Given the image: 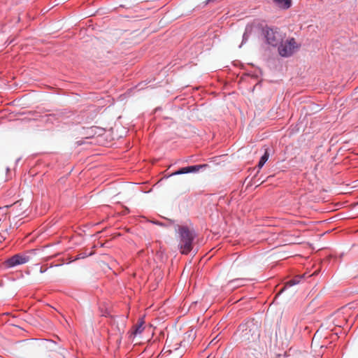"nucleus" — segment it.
<instances>
[{
	"label": "nucleus",
	"instance_id": "obj_1",
	"mask_svg": "<svg viewBox=\"0 0 358 358\" xmlns=\"http://www.w3.org/2000/svg\"><path fill=\"white\" fill-rule=\"evenodd\" d=\"M45 341H23L18 347V352L23 358H38L43 355L46 347Z\"/></svg>",
	"mask_w": 358,
	"mask_h": 358
},
{
	"label": "nucleus",
	"instance_id": "obj_2",
	"mask_svg": "<svg viewBox=\"0 0 358 358\" xmlns=\"http://www.w3.org/2000/svg\"><path fill=\"white\" fill-rule=\"evenodd\" d=\"M178 233L180 234V243L178 244V247L180 252L184 255H187L192 250V243L194 236L186 227H179Z\"/></svg>",
	"mask_w": 358,
	"mask_h": 358
},
{
	"label": "nucleus",
	"instance_id": "obj_3",
	"mask_svg": "<svg viewBox=\"0 0 358 358\" xmlns=\"http://www.w3.org/2000/svg\"><path fill=\"white\" fill-rule=\"evenodd\" d=\"M238 331H241V337L243 341L248 342L249 343H256L259 339V327L252 322L247 324L240 325Z\"/></svg>",
	"mask_w": 358,
	"mask_h": 358
},
{
	"label": "nucleus",
	"instance_id": "obj_4",
	"mask_svg": "<svg viewBox=\"0 0 358 358\" xmlns=\"http://www.w3.org/2000/svg\"><path fill=\"white\" fill-rule=\"evenodd\" d=\"M266 41L272 46H277L282 42L284 34L277 28H266L264 30Z\"/></svg>",
	"mask_w": 358,
	"mask_h": 358
},
{
	"label": "nucleus",
	"instance_id": "obj_5",
	"mask_svg": "<svg viewBox=\"0 0 358 358\" xmlns=\"http://www.w3.org/2000/svg\"><path fill=\"white\" fill-rule=\"evenodd\" d=\"M298 48L294 38H292L285 43H281L278 48L279 53L282 57L291 56Z\"/></svg>",
	"mask_w": 358,
	"mask_h": 358
},
{
	"label": "nucleus",
	"instance_id": "obj_6",
	"mask_svg": "<svg viewBox=\"0 0 358 358\" xmlns=\"http://www.w3.org/2000/svg\"><path fill=\"white\" fill-rule=\"evenodd\" d=\"M30 258L26 255L17 254L9 258L5 262L7 267H13L17 265L25 264L29 261Z\"/></svg>",
	"mask_w": 358,
	"mask_h": 358
},
{
	"label": "nucleus",
	"instance_id": "obj_7",
	"mask_svg": "<svg viewBox=\"0 0 358 358\" xmlns=\"http://www.w3.org/2000/svg\"><path fill=\"white\" fill-rule=\"evenodd\" d=\"M10 216L8 215V206L0 208V234L1 232H8L10 227L9 224Z\"/></svg>",
	"mask_w": 358,
	"mask_h": 358
},
{
	"label": "nucleus",
	"instance_id": "obj_8",
	"mask_svg": "<svg viewBox=\"0 0 358 358\" xmlns=\"http://www.w3.org/2000/svg\"><path fill=\"white\" fill-rule=\"evenodd\" d=\"M182 351L176 347L173 349L164 348L160 354V358H181Z\"/></svg>",
	"mask_w": 358,
	"mask_h": 358
},
{
	"label": "nucleus",
	"instance_id": "obj_9",
	"mask_svg": "<svg viewBox=\"0 0 358 358\" xmlns=\"http://www.w3.org/2000/svg\"><path fill=\"white\" fill-rule=\"evenodd\" d=\"M205 166H206V164L194 165V166L183 167V168L179 169L178 171L173 173L171 176L183 174V173H192V172H197L201 168L205 167Z\"/></svg>",
	"mask_w": 358,
	"mask_h": 358
},
{
	"label": "nucleus",
	"instance_id": "obj_10",
	"mask_svg": "<svg viewBox=\"0 0 358 358\" xmlns=\"http://www.w3.org/2000/svg\"><path fill=\"white\" fill-rule=\"evenodd\" d=\"M143 324H144V321L143 320H141L140 321H138V323L133 327L131 334L135 336L141 334L144 329Z\"/></svg>",
	"mask_w": 358,
	"mask_h": 358
},
{
	"label": "nucleus",
	"instance_id": "obj_11",
	"mask_svg": "<svg viewBox=\"0 0 358 358\" xmlns=\"http://www.w3.org/2000/svg\"><path fill=\"white\" fill-rule=\"evenodd\" d=\"M276 4L282 8H289L292 4V0H274Z\"/></svg>",
	"mask_w": 358,
	"mask_h": 358
},
{
	"label": "nucleus",
	"instance_id": "obj_12",
	"mask_svg": "<svg viewBox=\"0 0 358 358\" xmlns=\"http://www.w3.org/2000/svg\"><path fill=\"white\" fill-rule=\"evenodd\" d=\"M297 283H298V281L296 280H291L287 282L285 285V287H284V288L281 290V292H282L284 289H285L287 287H292V286H293L294 285H296Z\"/></svg>",
	"mask_w": 358,
	"mask_h": 358
},
{
	"label": "nucleus",
	"instance_id": "obj_13",
	"mask_svg": "<svg viewBox=\"0 0 358 358\" xmlns=\"http://www.w3.org/2000/svg\"><path fill=\"white\" fill-rule=\"evenodd\" d=\"M268 157H269V154L267 152V150H266V152H264V155L261 157L260 161H262V162L266 163V161L268 159Z\"/></svg>",
	"mask_w": 358,
	"mask_h": 358
},
{
	"label": "nucleus",
	"instance_id": "obj_14",
	"mask_svg": "<svg viewBox=\"0 0 358 358\" xmlns=\"http://www.w3.org/2000/svg\"><path fill=\"white\" fill-rule=\"evenodd\" d=\"M264 162H262V161L259 160V163H258V167L259 169H261L264 165Z\"/></svg>",
	"mask_w": 358,
	"mask_h": 358
},
{
	"label": "nucleus",
	"instance_id": "obj_15",
	"mask_svg": "<svg viewBox=\"0 0 358 358\" xmlns=\"http://www.w3.org/2000/svg\"><path fill=\"white\" fill-rule=\"evenodd\" d=\"M20 203H19V202H16L13 205V208H17L18 206H20Z\"/></svg>",
	"mask_w": 358,
	"mask_h": 358
},
{
	"label": "nucleus",
	"instance_id": "obj_16",
	"mask_svg": "<svg viewBox=\"0 0 358 358\" xmlns=\"http://www.w3.org/2000/svg\"><path fill=\"white\" fill-rule=\"evenodd\" d=\"M45 271H46V270H45V269H43V267H41V268H40V272H41V273H43V272H45Z\"/></svg>",
	"mask_w": 358,
	"mask_h": 358
}]
</instances>
